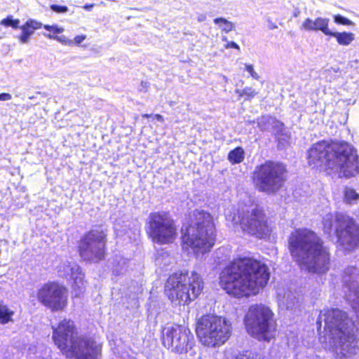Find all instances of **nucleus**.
I'll list each match as a JSON object with an SVG mask.
<instances>
[{
	"instance_id": "a18cd8bd",
	"label": "nucleus",
	"mask_w": 359,
	"mask_h": 359,
	"mask_svg": "<svg viewBox=\"0 0 359 359\" xmlns=\"http://www.w3.org/2000/svg\"><path fill=\"white\" fill-rule=\"evenodd\" d=\"M277 27L274 25H272V28L274 29V28H276Z\"/></svg>"
},
{
	"instance_id": "f257e3e1",
	"label": "nucleus",
	"mask_w": 359,
	"mask_h": 359,
	"mask_svg": "<svg viewBox=\"0 0 359 359\" xmlns=\"http://www.w3.org/2000/svg\"><path fill=\"white\" fill-rule=\"evenodd\" d=\"M269 278L270 272L265 264L253 257H238L222 271L219 284L226 293L241 298L265 287Z\"/></svg>"
},
{
	"instance_id": "a211bd4d",
	"label": "nucleus",
	"mask_w": 359,
	"mask_h": 359,
	"mask_svg": "<svg viewBox=\"0 0 359 359\" xmlns=\"http://www.w3.org/2000/svg\"><path fill=\"white\" fill-rule=\"evenodd\" d=\"M60 276L74 280V287L81 291L84 285V274L80 266L76 262H66L60 266Z\"/></svg>"
},
{
	"instance_id": "4be33fe9",
	"label": "nucleus",
	"mask_w": 359,
	"mask_h": 359,
	"mask_svg": "<svg viewBox=\"0 0 359 359\" xmlns=\"http://www.w3.org/2000/svg\"><path fill=\"white\" fill-rule=\"evenodd\" d=\"M330 36L335 38L337 43L341 46H348L355 39L354 34L346 32H332Z\"/></svg>"
},
{
	"instance_id": "7c9ffc66",
	"label": "nucleus",
	"mask_w": 359,
	"mask_h": 359,
	"mask_svg": "<svg viewBox=\"0 0 359 359\" xmlns=\"http://www.w3.org/2000/svg\"><path fill=\"white\" fill-rule=\"evenodd\" d=\"M50 8L52 11L57 13H66L69 11L67 6H61L58 4H51Z\"/></svg>"
},
{
	"instance_id": "e433bc0d",
	"label": "nucleus",
	"mask_w": 359,
	"mask_h": 359,
	"mask_svg": "<svg viewBox=\"0 0 359 359\" xmlns=\"http://www.w3.org/2000/svg\"><path fill=\"white\" fill-rule=\"evenodd\" d=\"M56 40L63 44H66L67 42V39L65 36H57Z\"/></svg>"
},
{
	"instance_id": "1a4fd4ad",
	"label": "nucleus",
	"mask_w": 359,
	"mask_h": 359,
	"mask_svg": "<svg viewBox=\"0 0 359 359\" xmlns=\"http://www.w3.org/2000/svg\"><path fill=\"white\" fill-rule=\"evenodd\" d=\"M196 332L203 345L217 347L229 338L231 324L219 316L205 315L198 320Z\"/></svg>"
},
{
	"instance_id": "6ab92c4d",
	"label": "nucleus",
	"mask_w": 359,
	"mask_h": 359,
	"mask_svg": "<svg viewBox=\"0 0 359 359\" xmlns=\"http://www.w3.org/2000/svg\"><path fill=\"white\" fill-rule=\"evenodd\" d=\"M330 19L318 17L315 20L306 18L302 23V27L306 31H321L325 35L330 36L331 31L328 28Z\"/></svg>"
},
{
	"instance_id": "4c0bfd02",
	"label": "nucleus",
	"mask_w": 359,
	"mask_h": 359,
	"mask_svg": "<svg viewBox=\"0 0 359 359\" xmlns=\"http://www.w3.org/2000/svg\"><path fill=\"white\" fill-rule=\"evenodd\" d=\"M94 6L95 5L93 4H86L83 8L87 11H90L93 8Z\"/></svg>"
},
{
	"instance_id": "c756f323",
	"label": "nucleus",
	"mask_w": 359,
	"mask_h": 359,
	"mask_svg": "<svg viewBox=\"0 0 359 359\" xmlns=\"http://www.w3.org/2000/svg\"><path fill=\"white\" fill-rule=\"evenodd\" d=\"M257 92L255 91V89H253L251 87H245L244 88L242 91L240 93V96H246L245 100H250L252 99L255 96L257 95Z\"/></svg>"
},
{
	"instance_id": "2f4dec72",
	"label": "nucleus",
	"mask_w": 359,
	"mask_h": 359,
	"mask_svg": "<svg viewBox=\"0 0 359 359\" xmlns=\"http://www.w3.org/2000/svg\"><path fill=\"white\" fill-rule=\"evenodd\" d=\"M43 28L47 31H52L55 34H60L63 32L64 29L62 27H59L57 25H44Z\"/></svg>"
},
{
	"instance_id": "b1692460",
	"label": "nucleus",
	"mask_w": 359,
	"mask_h": 359,
	"mask_svg": "<svg viewBox=\"0 0 359 359\" xmlns=\"http://www.w3.org/2000/svg\"><path fill=\"white\" fill-rule=\"evenodd\" d=\"M276 120V118L269 115L262 116L257 119V126L262 131H271Z\"/></svg>"
},
{
	"instance_id": "7ed1b4c3",
	"label": "nucleus",
	"mask_w": 359,
	"mask_h": 359,
	"mask_svg": "<svg viewBox=\"0 0 359 359\" xmlns=\"http://www.w3.org/2000/svg\"><path fill=\"white\" fill-rule=\"evenodd\" d=\"M307 160L313 168L325 165L331 169H339L347 178L359 173L357 150L346 142L319 141L308 150Z\"/></svg>"
},
{
	"instance_id": "aec40b11",
	"label": "nucleus",
	"mask_w": 359,
	"mask_h": 359,
	"mask_svg": "<svg viewBox=\"0 0 359 359\" xmlns=\"http://www.w3.org/2000/svg\"><path fill=\"white\" fill-rule=\"evenodd\" d=\"M42 23L33 19L28 20L23 25L20 27L22 32L18 36L22 43H27L30 36L34 34V30L40 29Z\"/></svg>"
},
{
	"instance_id": "58836bf2",
	"label": "nucleus",
	"mask_w": 359,
	"mask_h": 359,
	"mask_svg": "<svg viewBox=\"0 0 359 359\" xmlns=\"http://www.w3.org/2000/svg\"><path fill=\"white\" fill-rule=\"evenodd\" d=\"M197 20L198 22H203L206 20L205 14H198L197 16Z\"/></svg>"
},
{
	"instance_id": "412c9836",
	"label": "nucleus",
	"mask_w": 359,
	"mask_h": 359,
	"mask_svg": "<svg viewBox=\"0 0 359 359\" xmlns=\"http://www.w3.org/2000/svg\"><path fill=\"white\" fill-rule=\"evenodd\" d=\"M271 131L274 134L275 138L278 142V148H280V144L283 142H287L290 139V135L284 123L278 119L276 120Z\"/></svg>"
},
{
	"instance_id": "f03ea898",
	"label": "nucleus",
	"mask_w": 359,
	"mask_h": 359,
	"mask_svg": "<svg viewBox=\"0 0 359 359\" xmlns=\"http://www.w3.org/2000/svg\"><path fill=\"white\" fill-rule=\"evenodd\" d=\"M287 248L293 261L308 272L320 276L329 271L330 252L313 231L307 228L292 231L287 238Z\"/></svg>"
},
{
	"instance_id": "0eeeda50",
	"label": "nucleus",
	"mask_w": 359,
	"mask_h": 359,
	"mask_svg": "<svg viewBox=\"0 0 359 359\" xmlns=\"http://www.w3.org/2000/svg\"><path fill=\"white\" fill-rule=\"evenodd\" d=\"M203 289V281L201 276L192 271L176 272L170 275L165 285V293L175 305L189 304L197 298Z\"/></svg>"
},
{
	"instance_id": "393cba45",
	"label": "nucleus",
	"mask_w": 359,
	"mask_h": 359,
	"mask_svg": "<svg viewBox=\"0 0 359 359\" xmlns=\"http://www.w3.org/2000/svg\"><path fill=\"white\" fill-rule=\"evenodd\" d=\"M14 311L6 305L0 304V324L6 325L13 321Z\"/></svg>"
},
{
	"instance_id": "2eb2a0df",
	"label": "nucleus",
	"mask_w": 359,
	"mask_h": 359,
	"mask_svg": "<svg viewBox=\"0 0 359 359\" xmlns=\"http://www.w3.org/2000/svg\"><path fill=\"white\" fill-rule=\"evenodd\" d=\"M37 299L52 311H62L67 304V290L56 282H48L38 290Z\"/></svg>"
},
{
	"instance_id": "f8f14e48",
	"label": "nucleus",
	"mask_w": 359,
	"mask_h": 359,
	"mask_svg": "<svg viewBox=\"0 0 359 359\" xmlns=\"http://www.w3.org/2000/svg\"><path fill=\"white\" fill-rule=\"evenodd\" d=\"M273 313L263 304L251 305L244 318L246 330L259 339L269 341V334L275 330Z\"/></svg>"
},
{
	"instance_id": "f3484780",
	"label": "nucleus",
	"mask_w": 359,
	"mask_h": 359,
	"mask_svg": "<svg viewBox=\"0 0 359 359\" xmlns=\"http://www.w3.org/2000/svg\"><path fill=\"white\" fill-rule=\"evenodd\" d=\"M342 283L346 301L359 313V270L355 266L346 267L343 273Z\"/></svg>"
},
{
	"instance_id": "72a5a7b5",
	"label": "nucleus",
	"mask_w": 359,
	"mask_h": 359,
	"mask_svg": "<svg viewBox=\"0 0 359 359\" xmlns=\"http://www.w3.org/2000/svg\"><path fill=\"white\" fill-rule=\"evenodd\" d=\"M12 99V95L8 93H0V101H8Z\"/></svg>"
},
{
	"instance_id": "cd10ccee",
	"label": "nucleus",
	"mask_w": 359,
	"mask_h": 359,
	"mask_svg": "<svg viewBox=\"0 0 359 359\" xmlns=\"http://www.w3.org/2000/svg\"><path fill=\"white\" fill-rule=\"evenodd\" d=\"M20 20L18 19H14L13 16L10 15L4 18L1 21V25L6 27H11L13 29H17L19 27Z\"/></svg>"
},
{
	"instance_id": "a878e982",
	"label": "nucleus",
	"mask_w": 359,
	"mask_h": 359,
	"mask_svg": "<svg viewBox=\"0 0 359 359\" xmlns=\"http://www.w3.org/2000/svg\"><path fill=\"white\" fill-rule=\"evenodd\" d=\"M213 21L215 25H218L226 33L231 32L234 27L233 24L224 18H217Z\"/></svg>"
},
{
	"instance_id": "c85d7f7f",
	"label": "nucleus",
	"mask_w": 359,
	"mask_h": 359,
	"mask_svg": "<svg viewBox=\"0 0 359 359\" xmlns=\"http://www.w3.org/2000/svg\"><path fill=\"white\" fill-rule=\"evenodd\" d=\"M333 18L334 22L337 25H342L346 26L355 25V23L353 21L340 14L334 15Z\"/></svg>"
},
{
	"instance_id": "c03bdc74",
	"label": "nucleus",
	"mask_w": 359,
	"mask_h": 359,
	"mask_svg": "<svg viewBox=\"0 0 359 359\" xmlns=\"http://www.w3.org/2000/svg\"><path fill=\"white\" fill-rule=\"evenodd\" d=\"M299 14V11H297L294 13L293 15L294 17H297Z\"/></svg>"
},
{
	"instance_id": "9d476101",
	"label": "nucleus",
	"mask_w": 359,
	"mask_h": 359,
	"mask_svg": "<svg viewBox=\"0 0 359 359\" xmlns=\"http://www.w3.org/2000/svg\"><path fill=\"white\" fill-rule=\"evenodd\" d=\"M286 166L280 163L266 161L256 166L253 172V182L257 189L271 195L276 194L286 180Z\"/></svg>"
},
{
	"instance_id": "49530a36",
	"label": "nucleus",
	"mask_w": 359,
	"mask_h": 359,
	"mask_svg": "<svg viewBox=\"0 0 359 359\" xmlns=\"http://www.w3.org/2000/svg\"><path fill=\"white\" fill-rule=\"evenodd\" d=\"M277 27L274 25H272V28L274 29V28H276Z\"/></svg>"
},
{
	"instance_id": "bb28decb",
	"label": "nucleus",
	"mask_w": 359,
	"mask_h": 359,
	"mask_svg": "<svg viewBox=\"0 0 359 359\" xmlns=\"http://www.w3.org/2000/svg\"><path fill=\"white\" fill-rule=\"evenodd\" d=\"M344 198L347 203H352L359 199V194L353 189H346L344 191Z\"/></svg>"
},
{
	"instance_id": "473e14b6",
	"label": "nucleus",
	"mask_w": 359,
	"mask_h": 359,
	"mask_svg": "<svg viewBox=\"0 0 359 359\" xmlns=\"http://www.w3.org/2000/svg\"><path fill=\"white\" fill-rule=\"evenodd\" d=\"M245 70L250 74V76L256 79V80H259V76L258 75V74L254 70V67H253V65H250V64H245Z\"/></svg>"
},
{
	"instance_id": "a19ab883",
	"label": "nucleus",
	"mask_w": 359,
	"mask_h": 359,
	"mask_svg": "<svg viewBox=\"0 0 359 359\" xmlns=\"http://www.w3.org/2000/svg\"><path fill=\"white\" fill-rule=\"evenodd\" d=\"M44 36H46V37H48V39H50L56 40V38H57V36H54L51 34H44Z\"/></svg>"
},
{
	"instance_id": "79ce46f5",
	"label": "nucleus",
	"mask_w": 359,
	"mask_h": 359,
	"mask_svg": "<svg viewBox=\"0 0 359 359\" xmlns=\"http://www.w3.org/2000/svg\"><path fill=\"white\" fill-rule=\"evenodd\" d=\"M155 116H156V118L157 119V121H163V116H161L160 114H156Z\"/></svg>"
},
{
	"instance_id": "9b49d317",
	"label": "nucleus",
	"mask_w": 359,
	"mask_h": 359,
	"mask_svg": "<svg viewBox=\"0 0 359 359\" xmlns=\"http://www.w3.org/2000/svg\"><path fill=\"white\" fill-rule=\"evenodd\" d=\"M107 233L102 226H95L86 231L78 242L81 258L87 262L98 263L106 255Z\"/></svg>"
},
{
	"instance_id": "ea45409f",
	"label": "nucleus",
	"mask_w": 359,
	"mask_h": 359,
	"mask_svg": "<svg viewBox=\"0 0 359 359\" xmlns=\"http://www.w3.org/2000/svg\"><path fill=\"white\" fill-rule=\"evenodd\" d=\"M148 86V83L147 82H144V81H142L141 82V88L140 89V90H143L144 89L146 90V88H147Z\"/></svg>"
},
{
	"instance_id": "423d86ee",
	"label": "nucleus",
	"mask_w": 359,
	"mask_h": 359,
	"mask_svg": "<svg viewBox=\"0 0 359 359\" xmlns=\"http://www.w3.org/2000/svg\"><path fill=\"white\" fill-rule=\"evenodd\" d=\"M183 248H191L201 253L209 252L215 242V226L212 215L203 210H195L188 224L182 227Z\"/></svg>"
},
{
	"instance_id": "c9c22d12",
	"label": "nucleus",
	"mask_w": 359,
	"mask_h": 359,
	"mask_svg": "<svg viewBox=\"0 0 359 359\" xmlns=\"http://www.w3.org/2000/svg\"><path fill=\"white\" fill-rule=\"evenodd\" d=\"M86 36L85 35H77L74 37V42L76 44H80L86 39Z\"/></svg>"
},
{
	"instance_id": "f704fd0d",
	"label": "nucleus",
	"mask_w": 359,
	"mask_h": 359,
	"mask_svg": "<svg viewBox=\"0 0 359 359\" xmlns=\"http://www.w3.org/2000/svg\"><path fill=\"white\" fill-rule=\"evenodd\" d=\"M226 48H234L239 50L240 47L234 41H228L227 44L226 45Z\"/></svg>"
},
{
	"instance_id": "ddd939ff",
	"label": "nucleus",
	"mask_w": 359,
	"mask_h": 359,
	"mask_svg": "<svg viewBox=\"0 0 359 359\" xmlns=\"http://www.w3.org/2000/svg\"><path fill=\"white\" fill-rule=\"evenodd\" d=\"M146 224L147 233L156 243L163 245L172 243L177 236L175 222L168 212H151Z\"/></svg>"
},
{
	"instance_id": "39448f33",
	"label": "nucleus",
	"mask_w": 359,
	"mask_h": 359,
	"mask_svg": "<svg viewBox=\"0 0 359 359\" xmlns=\"http://www.w3.org/2000/svg\"><path fill=\"white\" fill-rule=\"evenodd\" d=\"M324 321V330L330 335L333 346L344 357L359 352L358 340L353 331V323L346 313L338 309L320 311L316 323L318 331Z\"/></svg>"
},
{
	"instance_id": "4468645a",
	"label": "nucleus",
	"mask_w": 359,
	"mask_h": 359,
	"mask_svg": "<svg viewBox=\"0 0 359 359\" xmlns=\"http://www.w3.org/2000/svg\"><path fill=\"white\" fill-rule=\"evenodd\" d=\"M162 342L172 352L182 354L190 351L194 344V337L190 330L184 325L172 324L162 330Z\"/></svg>"
},
{
	"instance_id": "6e6552de",
	"label": "nucleus",
	"mask_w": 359,
	"mask_h": 359,
	"mask_svg": "<svg viewBox=\"0 0 359 359\" xmlns=\"http://www.w3.org/2000/svg\"><path fill=\"white\" fill-rule=\"evenodd\" d=\"M323 231L330 233L333 229L337 242L345 251H352L359 245V226L354 218L337 212L327 214L323 219Z\"/></svg>"
},
{
	"instance_id": "20e7f679",
	"label": "nucleus",
	"mask_w": 359,
	"mask_h": 359,
	"mask_svg": "<svg viewBox=\"0 0 359 359\" xmlns=\"http://www.w3.org/2000/svg\"><path fill=\"white\" fill-rule=\"evenodd\" d=\"M52 339L68 358L98 359L102 346L91 337L79 335L74 321L64 318L52 325Z\"/></svg>"
},
{
	"instance_id": "5701e85b",
	"label": "nucleus",
	"mask_w": 359,
	"mask_h": 359,
	"mask_svg": "<svg viewBox=\"0 0 359 359\" xmlns=\"http://www.w3.org/2000/svg\"><path fill=\"white\" fill-rule=\"evenodd\" d=\"M228 160L231 164H238L245 158V151L243 147H237L231 150L227 156Z\"/></svg>"
},
{
	"instance_id": "dca6fc26",
	"label": "nucleus",
	"mask_w": 359,
	"mask_h": 359,
	"mask_svg": "<svg viewBox=\"0 0 359 359\" xmlns=\"http://www.w3.org/2000/svg\"><path fill=\"white\" fill-rule=\"evenodd\" d=\"M241 226L244 231L259 238H263L269 233L267 218L263 208L259 206H256L243 215Z\"/></svg>"
},
{
	"instance_id": "37998d69",
	"label": "nucleus",
	"mask_w": 359,
	"mask_h": 359,
	"mask_svg": "<svg viewBox=\"0 0 359 359\" xmlns=\"http://www.w3.org/2000/svg\"><path fill=\"white\" fill-rule=\"evenodd\" d=\"M113 273L116 275V276H118L120 273H121V271H118V269H114L113 271Z\"/></svg>"
}]
</instances>
